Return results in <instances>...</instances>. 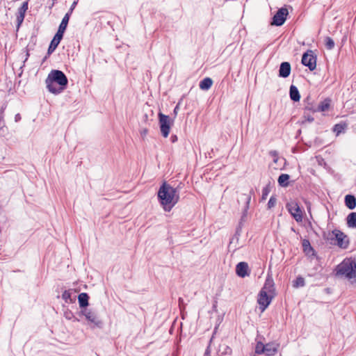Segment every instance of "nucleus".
<instances>
[{
  "instance_id": "nucleus-27",
  "label": "nucleus",
  "mask_w": 356,
  "mask_h": 356,
  "mask_svg": "<svg viewBox=\"0 0 356 356\" xmlns=\"http://www.w3.org/2000/svg\"><path fill=\"white\" fill-rule=\"evenodd\" d=\"M59 43H60V42H58L54 39H52V40L49 44V47L48 48L47 54L49 55H50L56 49V47H58Z\"/></svg>"
},
{
  "instance_id": "nucleus-7",
  "label": "nucleus",
  "mask_w": 356,
  "mask_h": 356,
  "mask_svg": "<svg viewBox=\"0 0 356 356\" xmlns=\"http://www.w3.org/2000/svg\"><path fill=\"white\" fill-rule=\"evenodd\" d=\"M302 63L311 71L314 70L316 67V56L314 52L312 50L305 52L302 57Z\"/></svg>"
},
{
  "instance_id": "nucleus-9",
  "label": "nucleus",
  "mask_w": 356,
  "mask_h": 356,
  "mask_svg": "<svg viewBox=\"0 0 356 356\" xmlns=\"http://www.w3.org/2000/svg\"><path fill=\"white\" fill-rule=\"evenodd\" d=\"M288 15V10L285 8H280L273 17L271 25L281 26L284 24Z\"/></svg>"
},
{
  "instance_id": "nucleus-6",
  "label": "nucleus",
  "mask_w": 356,
  "mask_h": 356,
  "mask_svg": "<svg viewBox=\"0 0 356 356\" xmlns=\"http://www.w3.org/2000/svg\"><path fill=\"white\" fill-rule=\"evenodd\" d=\"M159 120L161 133L164 138H167L169 135L172 122L168 115H164L162 113H159Z\"/></svg>"
},
{
  "instance_id": "nucleus-26",
  "label": "nucleus",
  "mask_w": 356,
  "mask_h": 356,
  "mask_svg": "<svg viewBox=\"0 0 356 356\" xmlns=\"http://www.w3.org/2000/svg\"><path fill=\"white\" fill-rule=\"evenodd\" d=\"M305 284V279L299 276L293 282V286L295 288H299L304 286Z\"/></svg>"
},
{
  "instance_id": "nucleus-35",
  "label": "nucleus",
  "mask_w": 356,
  "mask_h": 356,
  "mask_svg": "<svg viewBox=\"0 0 356 356\" xmlns=\"http://www.w3.org/2000/svg\"><path fill=\"white\" fill-rule=\"evenodd\" d=\"M270 192V190L268 187H265L262 190V200H266V197L268 196V193Z\"/></svg>"
},
{
  "instance_id": "nucleus-46",
  "label": "nucleus",
  "mask_w": 356,
  "mask_h": 356,
  "mask_svg": "<svg viewBox=\"0 0 356 356\" xmlns=\"http://www.w3.org/2000/svg\"><path fill=\"white\" fill-rule=\"evenodd\" d=\"M179 304L183 302V299L181 298H179Z\"/></svg>"
},
{
  "instance_id": "nucleus-44",
  "label": "nucleus",
  "mask_w": 356,
  "mask_h": 356,
  "mask_svg": "<svg viewBox=\"0 0 356 356\" xmlns=\"http://www.w3.org/2000/svg\"><path fill=\"white\" fill-rule=\"evenodd\" d=\"M307 121H309V122H313V121H314V118H312V117H308V118H307Z\"/></svg>"
},
{
  "instance_id": "nucleus-20",
  "label": "nucleus",
  "mask_w": 356,
  "mask_h": 356,
  "mask_svg": "<svg viewBox=\"0 0 356 356\" xmlns=\"http://www.w3.org/2000/svg\"><path fill=\"white\" fill-rule=\"evenodd\" d=\"M212 84V79L211 78L207 77L200 81V88L203 90H207L211 87Z\"/></svg>"
},
{
  "instance_id": "nucleus-18",
  "label": "nucleus",
  "mask_w": 356,
  "mask_h": 356,
  "mask_svg": "<svg viewBox=\"0 0 356 356\" xmlns=\"http://www.w3.org/2000/svg\"><path fill=\"white\" fill-rule=\"evenodd\" d=\"M289 75V63L284 62L281 64L280 68V76L287 77Z\"/></svg>"
},
{
  "instance_id": "nucleus-30",
  "label": "nucleus",
  "mask_w": 356,
  "mask_h": 356,
  "mask_svg": "<svg viewBox=\"0 0 356 356\" xmlns=\"http://www.w3.org/2000/svg\"><path fill=\"white\" fill-rule=\"evenodd\" d=\"M29 3L28 1L23 2L22 6L18 10L17 15H25L26 10H28Z\"/></svg>"
},
{
  "instance_id": "nucleus-42",
  "label": "nucleus",
  "mask_w": 356,
  "mask_h": 356,
  "mask_svg": "<svg viewBox=\"0 0 356 356\" xmlns=\"http://www.w3.org/2000/svg\"><path fill=\"white\" fill-rule=\"evenodd\" d=\"M178 111H179V105H177L175 106V108H174V113H175V115L177 114Z\"/></svg>"
},
{
  "instance_id": "nucleus-32",
  "label": "nucleus",
  "mask_w": 356,
  "mask_h": 356,
  "mask_svg": "<svg viewBox=\"0 0 356 356\" xmlns=\"http://www.w3.org/2000/svg\"><path fill=\"white\" fill-rule=\"evenodd\" d=\"M62 298L66 302H72L71 292L70 290H65L62 294Z\"/></svg>"
},
{
  "instance_id": "nucleus-15",
  "label": "nucleus",
  "mask_w": 356,
  "mask_h": 356,
  "mask_svg": "<svg viewBox=\"0 0 356 356\" xmlns=\"http://www.w3.org/2000/svg\"><path fill=\"white\" fill-rule=\"evenodd\" d=\"M345 204L350 209H354L356 207V198L354 195H347L345 197Z\"/></svg>"
},
{
  "instance_id": "nucleus-37",
  "label": "nucleus",
  "mask_w": 356,
  "mask_h": 356,
  "mask_svg": "<svg viewBox=\"0 0 356 356\" xmlns=\"http://www.w3.org/2000/svg\"><path fill=\"white\" fill-rule=\"evenodd\" d=\"M24 16H25V15H17V22H18L19 25L20 24H22V22H23V20H24Z\"/></svg>"
},
{
  "instance_id": "nucleus-33",
  "label": "nucleus",
  "mask_w": 356,
  "mask_h": 356,
  "mask_svg": "<svg viewBox=\"0 0 356 356\" xmlns=\"http://www.w3.org/2000/svg\"><path fill=\"white\" fill-rule=\"evenodd\" d=\"M64 32H65V30H61L60 29L58 28V30L57 33H56V35H54L53 39H54L58 42H60V40L63 38Z\"/></svg>"
},
{
  "instance_id": "nucleus-25",
  "label": "nucleus",
  "mask_w": 356,
  "mask_h": 356,
  "mask_svg": "<svg viewBox=\"0 0 356 356\" xmlns=\"http://www.w3.org/2000/svg\"><path fill=\"white\" fill-rule=\"evenodd\" d=\"M70 13H66L64 17L62 19L61 23L59 25V29L61 30H66V28L67 26V24L70 19Z\"/></svg>"
},
{
  "instance_id": "nucleus-3",
  "label": "nucleus",
  "mask_w": 356,
  "mask_h": 356,
  "mask_svg": "<svg viewBox=\"0 0 356 356\" xmlns=\"http://www.w3.org/2000/svg\"><path fill=\"white\" fill-rule=\"evenodd\" d=\"M275 296L274 281L271 276L268 275L264 286L258 294L257 303L261 312H264Z\"/></svg>"
},
{
  "instance_id": "nucleus-5",
  "label": "nucleus",
  "mask_w": 356,
  "mask_h": 356,
  "mask_svg": "<svg viewBox=\"0 0 356 356\" xmlns=\"http://www.w3.org/2000/svg\"><path fill=\"white\" fill-rule=\"evenodd\" d=\"M332 235L334 238H331L330 239H335L337 241L336 244L338 247L342 249H346L348 247L350 244L349 238L343 232L335 229L332 232Z\"/></svg>"
},
{
  "instance_id": "nucleus-8",
  "label": "nucleus",
  "mask_w": 356,
  "mask_h": 356,
  "mask_svg": "<svg viewBox=\"0 0 356 356\" xmlns=\"http://www.w3.org/2000/svg\"><path fill=\"white\" fill-rule=\"evenodd\" d=\"M300 238H301L302 252L305 254V255L310 260H312L313 259L316 258L317 257L316 252L313 248V247L311 245L309 241L307 238H302L301 237H300Z\"/></svg>"
},
{
  "instance_id": "nucleus-38",
  "label": "nucleus",
  "mask_w": 356,
  "mask_h": 356,
  "mask_svg": "<svg viewBox=\"0 0 356 356\" xmlns=\"http://www.w3.org/2000/svg\"><path fill=\"white\" fill-rule=\"evenodd\" d=\"M245 200H246V209L249 207V204L251 200L250 195H245Z\"/></svg>"
},
{
  "instance_id": "nucleus-13",
  "label": "nucleus",
  "mask_w": 356,
  "mask_h": 356,
  "mask_svg": "<svg viewBox=\"0 0 356 356\" xmlns=\"http://www.w3.org/2000/svg\"><path fill=\"white\" fill-rule=\"evenodd\" d=\"M295 206L296 207L294 209V212L291 211V216H292L298 222H302L303 218V211L298 206L297 204H296Z\"/></svg>"
},
{
  "instance_id": "nucleus-31",
  "label": "nucleus",
  "mask_w": 356,
  "mask_h": 356,
  "mask_svg": "<svg viewBox=\"0 0 356 356\" xmlns=\"http://www.w3.org/2000/svg\"><path fill=\"white\" fill-rule=\"evenodd\" d=\"M346 128V124H337L334 125L333 128V131L337 133V135H339Z\"/></svg>"
},
{
  "instance_id": "nucleus-29",
  "label": "nucleus",
  "mask_w": 356,
  "mask_h": 356,
  "mask_svg": "<svg viewBox=\"0 0 356 356\" xmlns=\"http://www.w3.org/2000/svg\"><path fill=\"white\" fill-rule=\"evenodd\" d=\"M265 345L261 342H258L255 346V354H264Z\"/></svg>"
},
{
  "instance_id": "nucleus-19",
  "label": "nucleus",
  "mask_w": 356,
  "mask_h": 356,
  "mask_svg": "<svg viewBox=\"0 0 356 356\" xmlns=\"http://www.w3.org/2000/svg\"><path fill=\"white\" fill-rule=\"evenodd\" d=\"M220 356L231 355L232 354V349L227 345L222 344L219 346Z\"/></svg>"
},
{
  "instance_id": "nucleus-21",
  "label": "nucleus",
  "mask_w": 356,
  "mask_h": 356,
  "mask_svg": "<svg viewBox=\"0 0 356 356\" xmlns=\"http://www.w3.org/2000/svg\"><path fill=\"white\" fill-rule=\"evenodd\" d=\"M277 181L280 186L286 187L289 184V175L287 174H282Z\"/></svg>"
},
{
  "instance_id": "nucleus-12",
  "label": "nucleus",
  "mask_w": 356,
  "mask_h": 356,
  "mask_svg": "<svg viewBox=\"0 0 356 356\" xmlns=\"http://www.w3.org/2000/svg\"><path fill=\"white\" fill-rule=\"evenodd\" d=\"M331 100L328 98L324 99L321 102L316 108H311L309 106H306L305 108L307 110H312L313 112L318 111H326L330 108Z\"/></svg>"
},
{
  "instance_id": "nucleus-17",
  "label": "nucleus",
  "mask_w": 356,
  "mask_h": 356,
  "mask_svg": "<svg viewBox=\"0 0 356 356\" xmlns=\"http://www.w3.org/2000/svg\"><path fill=\"white\" fill-rule=\"evenodd\" d=\"M277 352V347L273 343L265 344L264 354L267 356L274 355Z\"/></svg>"
},
{
  "instance_id": "nucleus-14",
  "label": "nucleus",
  "mask_w": 356,
  "mask_h": 356,
  "mask_svg": "<svg viewBox=\"0 0 356 356\" xmlns=\"http://www.w3.org/2000/svg\"><path fill=\"white\" fill-rule=\"evenodd\" d=\"M89 296L86 293H81L78 296L79 307L85 309L88 305Z\"/></svg>"
},
{
  "instance_id": "nucleus-36",
  "label": "nucleus",
  "mask_w": 356,
  "mask_h": 356,
  "mask_svg": "<svg viewBox=\"0 0 356 356\" xmlns=\"http://www.w3.org/2000/svg\"><path fill=\"white\" fill-rule=\"evenodd\" d=\"M79 0H74V1L72 3V6H71V8L69 10V12L67 13H70V15L72 14L73 10L74 9L75 6H76L77 4V2H78Z\"/></svg>"
},
{
  "instance_id": "nucleus-39",
  "label": "nucleus",
  "mask_w": 356,
  "mask_h": 356,
  "mask_svg": "<svg viewBox=\"0 0 356 356\" xmlns=\"http://www.w3.org/2000/svg\"><path fill=\"white\" fill-rule=\"evenodd\" d=\"M20 120H21L20 114H19V113L16 114L15 116V121L17 122H19Z\"/></svg>"
},
{
  "instance_id": "nucleus-4",
  "label": "nucleus",
  "mask_w": 356,
  "mask_h": 356,
  "mask_svg": "<svg viewBox=\"0 0 356 356\" xmlns=\"http://www.w3.org/2000/svg\"><path fill=\"white\" fill-rule=\"evenodd\" d=\"M336 276L348 280L356 278V261L352 259H344L336 268Z\"/></svg>"
},
{
  "instance_id": "nucleus-40",
  "label": "nucleus",
  "mask_w": 356,
  "mask_h": 356,
  "mask_svg": "<svg viewBox=\"0 0 356 356\" xmlns=\"http://www.w3.org/2000/svg\"><path fill=\"white\" fill-rule=\"evenodd\" d=\"M3 111H4V108L2 107L0 111V122L2 121L3 119Z\"/></svg>"
},
{
  "instance_id": "nucleus-28",
  "label": "nucleus",
  "mask_w": 356,
  "mask_h": 356,
  "mask_svg": "<svg viewBox=\"0 0 356 356\" xmlns=\"http://www.w3.org/2000/svg\"><path fill=\"white\" fill-rule=\"evenodd\" d=\"M325 45L327 49L331 50L334 47V42L330 37H326L325 38Z\"/></svg>"
},
{
  "instance_id": "nucleus-11",
  "label": "nucleus",
  "mask_w": 356,
  "mask_h": 356,
  "mask_svg": "<svg viewBox=\"0 0 356 356\" xmlns=\"http://www.w3.org/2000/svg\"><path fill=\"white\" fill-rule=\"evenodd\" d=\"M249 267L246 262H239L236 266V273L238 276L245 277L249 275Z\"/></svg>"
},
{
  "instance_id": "nucleus-23",
  "label": "nucleus",
  "mask_w": 356,
  "mask_h": 356,
  "mask_svg": "<svg viewBox=\"0 0 356 356\" xmlns=\"http://www.w3.org/2000/svg\"><path fill=\"white\" fill-rule=\"evenodd\" d=\"M273 163H274V164L272 165L273 168L282 169V168L280 167L278 165L279 163L280 165H282V164H285L286 161H285V159H284L283 158H280V157L277 156L276 155H273Z\"/></svg>"
},
{
  "instance_id": "nucleus-24",
  "label": "nucleus",
  "mask_w": 356,
  "mask_h": 356,
  "mask_svg": "<svg viewBox=\"0 0 356 356\" xmlns=\"http://www.w3.org/2000/svg\"><path fill=\"white\" fill-rule=\"evenodd\" d=\"M238 241H239V238L238 236H235L234 237H233L229 244V250H232L234 252L237 249H238L239 248V246L238 245Z\"/></svg>"
},
{
  "instance_id": "nucleus-22",
  "label": "nucleus",
  "mask_w": 356,
  "mask_h": 356,
  "mask_svg": "<svg viewBox=\"0 0 356 356\" xmlns=\"http://www.w3.org/2000/svg\"><path fill=\"white\" fill-rule=\"evenodd\" d=\"M300 99V95L298 88L296 86L291 85V100L298 102Z\"/></svg>"
},
{
  "instance_id": "nucleus-47",
  "label": "nucleus",
  "mask_w": 356,
  "mask_h": 356,
  "mask_svg": "<svg viewBox=\"0 0 356 356\" xmlns=\"http://www.w3.org/2000/svg\"><path fill=\"white\" fill-rule=\"evenodd\" d=\"M252 356H257L255 354L252 355Z\"/></svg>"
},
{
  "instance_id": "nucleus-10",
  "label": "nucleus",
  "mask_w": 356,
  "mask_h": 356,
  "mask_svg": "<svg viewBox=\"0 0 356 356\" xmlns=\"http://www.w3.org/2000/svg\"><path fill=\"white\" fill-rule=\"evenodd\" d=\"M81 314L83 315L89 322L95 324V325L99 327L102 325V321L99 320L94 311L85 308L81 311Z\"/></svg>"
},
{
  "instance_id": "nucleus-43",
  "label": "nucleus",
  "mask_w": 356,
  "mask_h": 356,
  "mask_svg": "<svg viewBox=\"0 0 356 356\" xmlns=\"http://www.w3.org/2000/svg\"><path fill=\"white\" fill-rule=\"evenodd\" d=\"M171 140H172V143H175V142H176L177 140V137L176 136H172L171 137Z\"/></svg>"
},
{
  "instance_id": "nucleus-34",
  "label": "nucleus",
  "mask_w": 356,
  "mask_h": 356,
  "mask_svg": "<svg viewBox=\"0 0 356 356\" xmlns=\"http://www.w3.org/2000/svg\"><path fill=\"white\" fill-rule=\"evenodd\" d=\"M276 202H277L276 198L275 197L272 196L268 202V208L271 209V208L274 207L275 205L276 204Z\"/></svg>"
},
{
  "instance_id": "nucleus-1",
  "label": "nucleus",
  "mask_w": 356,
  "mask_h": 356,
  "mask_svg": "<svg viewBox=\"0 0 356 356\" xmlns=\"http://www.w3.org/2000/svg\"><path fill=\"white\" fill-rule=\"evenodd\" d=\"M158 198L163 209L170 211L179 200V191L164 182L158 191Z\"/></svg>"
},
{
  "instance_id": "nucleus-2",
  "label": "nucleus",
  "mask_w": 356,
  "mask_h": 356,
  "mask_svg": "<svg viewBox=\"0 0 356 356\" xmlns=\"http://www.w3.org/2000/svg\"><path fill=\"white\" fill-rule=\"evenodd\" d=\"M45 83L48 90L55 95L61 93L67 87L68 80L60 70H52L48 74Z\"/></svg>"
},
{
  "instance_id": "nucleus-16",
  "label": "nucleus",
  "mask_w": 356,
  "mask_h": 356,
  "mask_svg": "<svg viewBox=\"0 0 356 356\" xmlns=\"http://www.w3.org/2000/svg\"><path fill=\"white\" fill-rule=\"evenodd\" d=\"M346 222L348 227L356 228V212H352L348 215Z\"/></svg>"
},
{
  "instance_id": "nucleus-41",
  "label": "nucleus",
  "mask_w": 356,
  "mask_h": 356,
  "mask_svg": "<svg viewBox=\"0 0 356 356\" xmlns=\"http://www.w3.org/2000/svg\"><path fill=\"white\" fill-rule=\"evenodd\" d=\"M147 134V129H144L141 130V131H140V134H141L142 136H146Z\"/></svg>"
},
{
  "instance_id": "nucleus-45",
  "label": "nucleus",
  "mask_w": 356,
  "mask_h": 356,
  "mask_svg": "<svg viewBox=\"0 0 356 356\" xmlns=\"http://www.w3.org/2000/svg\"><path fill=\"white\" fill-rule=\"evenodd\" d=\"M286 209H288V211H289V202H287V203L286 204Z\"/></svg>"
}]
</instances>
